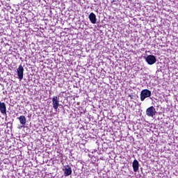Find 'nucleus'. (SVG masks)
Listing matches in <instances>:
<instances>
[{
    "label": "nucleus",
    "mask_w": 178,
    "mask_h": 178,
    "mask_svg": "<svg viewBox=\"0 0 178 178\" xmlns=\"http://www.w3.org/2000/svg\"><path fill=\"white\" fill-rule=\"evenodd\" d=\"M151 97V90L148 89H144L140 92V101H145V98H149Z\"/></svg>",
    "instance_id": "nucleus-1"
},
{
    "label": "nucleus",
    "mask_w": 178,
    "mask_h": 178,
    "mask_svg": "<svg viewBox=\"0 0 178 178\" xmlns=\"http://www.w3.org/2000/svg\"><path fill=\"white\" fill-rule=\"evenodd\" d=\"M156 113V111H155V108L153 106L149 107L146 110V115L147 116H149V118H154Z\"/></svg>",
    "instance_id": "nucleus-2"
},
{
    "label": "nucleus",
    "mask_w": 178,
    "mask_h": 178,
    "mask_svg": "<svg viewBox=\"0 0 178 178\" xmlns=\"http://www.w3.org/2000/svg\"><path fill=\"white\" fill-rule=\"evenodd\" d=\"M146 62L148 65H154L156 63V58L154 55H149L146 58Z\"/></svg>",
    "instance_id": "nucleus-3"
},
{
    "label": "nucleus",
    "mask_w": 178,
    "mask_h": 178,
    "mask_svg": "<svg viewBox=\"0 0 178 178\" xmlns=\"http://www.w3.org/2000/svg\"><path fill=\"white\" fill-rule=\"evenodd\" d=\"M52 105L53 108L56 110L58 109V108H59V97H58V96L53 97Z\"/></svg>",
    "instance_id": "nucleus-4"
},
{
    "label": "nucleus",
    "mask_w": 178,
    "mask_h": 178,
    "mask_svg": "<svg viewBox=\"0 0 178 178\" xmlns=\"http://www.w3.org/2000/svg\"><path fill=\"white\" fill-rule=\"evenodd\" d=\"M89 20H90L92 24H95L97 23V15L94 13H91L89 15Z\"/></svg>",
    "instance_id": "nucleus-5"
},
{
    "label": "nucleus",
    "mask_w": 178,
    "mask_h": 178,
    "mask_svg": "<svg viewBox=\"0 0 178 178\" xmlns=\"http://www.w3.org/2000/svg\"><path fill=\"white\" fill-rule=\"evenodd\" d=\"M17 76L19 80H22L23 79V66H22V65H20L19 67L17 68Z\"/></svg>",
    "instance_id": "nucleus-6"
},
{
    "label": "nucleus",
    "mask_w": 178,
    "mask_h": 178,
    "mask_svg": "<svg viewBox=\"0 0 178 178\" xmlns=\"http://www.w3.org/2000/svg\"><path fill=\"white\" fill-rule=\"evenodd\" d=\"M64 175L65 176H70L72 175V167L67 165L64 170Z\"/></svg>",
    "instance_id": "nucleus-7"
},
{
    "label": "nucleus",
    "mask_w": 178,
    "mask_h": 178,
    "mask_svg": "<svg viewBox=\"0 0 178 178\" xmlns=\"http://www.w3.org/2000/svg\"><path fill=\"white\" fill-rule=\"evenodd\" d=\"M0 112L3 115H6V104L3 102H0Z\"/></svg>",
    "instance_id": "nucleus-8"
},
{
    "label": "nucleus",
    "mask_w": 178,
    "mask_h": 178,
    "mask_svg": "<svg viewBox=\"0 0 178 178\" xmlns=\"http://www.w3.org/2000/svg\"><path fill=\"white\" fill-rule=\"evenodd\" d=\"M132 167H133V169H134V172H138V171L139 164H138V161H137V159H135L133 161Z\"/></svg>",
    "instance_id": "nucleus-9"
},
{
    "label": "nucleus",
    "mask_w": 178,
    "mask_h": 178,
    "mask_svg": "<svg viewBox=\"0 0 178 178\" xmlns=\"http://www.w3.org/2000/svg\"><path fill=\"white\" fill-rule=\"evenodd\" d=\"M17 119H19L21 124H23V115L19 116Z\"/></svg>",
    "instance_id": "nucleus-10"
},
{
    "label": "nucleus",
    "mask_w": 178,
    "mask_h": 178,
    "mask_svg": "<svg viewBox=\"0 0 178 178\" xmlns=\"http://www.w3.org/2000/svg\"><path fill=\"white\" fill-rule=\"evenodd\" d=\"M26 121V118L23 116V122Z\"/></svg>",
    "instance_id": "nucleus-11"
},
{
    "label": "nucleus",
    "mask_w": 178,
    "mask_h": 178,
    "mask_svg": "<svg viewBox=\"0 0 178 178\" xmlns=\"http://www.w3.org/2000/svg\"><path fill=\"white\" fill-rule=\"evenodd\" d=\"M22 127H23V126H21V127H18V128L22 129Z\"/></svg>",
    "instance_id": "nucleus-12"
}]
</instances>
